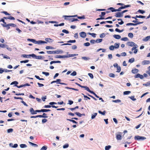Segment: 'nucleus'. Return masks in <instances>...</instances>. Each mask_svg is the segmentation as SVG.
Returning a JSON list of instances; mask_svg holds the SVG:
<instances>
[{
    "instance_id": "obj_53",
    "label": "nucleus",
    "mask_w": 150,
    "mask_h": 150,
    "mask_svg": "<svg viewBox=\"0 0 150 150\" xmlns=\"http://www.w3.org/2000/svg\"><path fill=\"white\" fill-rule=\"evenodd\" d=\"M69 146V145L68 144H66L64 145H63V147L64 149L66 148H68Z\"/></svg>"
},
{
    "instance_id": "obj_23",
    "label": "nucleus",
    "mask_w": 150,
    "mask_h": 150,
    "mask_svg": "<svg viewBox=\"0 0 150 150\" xmlns=\"http://www.w3.org/2000/svg\"><path fill=\"white\" fill-rule=\"evenodd\" d=\"M56 51V54H59L60 53H62L63 52V51L62 50H55Z\"/></svg>"
},
{
    "instance_id": "obj_59",
    "label": "nucleus",
    "mask_w": 150,
    "mask_h": 150,
    "mask_svg": "<svg viewBox=\"0 0 150 150\" xmlns=\"http://www.w3.org/2000/svg\"><path fill=\"white\" fill-rule=\"evenodd\" d=\"M121 40L122 41H127L128 40V38L127 37H125L121 38Z\"/></svg>"
},
{
    "instance_id": "obj_7",
    "label": "nucleus",
    "mask_w": 150,
    "mask_h": 150,
    "mask_svg": "<svg viewBox=\"0 0 150 150\" xmlns=\"http://www.w3.org/2000/svg\"><path fill=\"white\" fill-rule=\"evenodd\" d=\"M33 55V54H22L21 55V57H23L24 58H30V57H33L32 55Z\"/></svg>"
},
{
    "instance_id": "obj_30",
    "label": "nucleus",
    "mask_w": 150,
    "mask_h": 150,
    "mask_svg": "<svg viewBox=\"0 0 150 150\" xmlns=\"http://www.w3.org/2000/svg\"><path fill=\"white\" fill-rule=\"evenodd\" d=\"M131 5H125L124 6H122L121 8H122V9L125 8L127 7H130Z\"/></svg>"
},
{
    "instance_id": "obj_24",
    "label": "nucleus",
    "mask_w": 150,
    "mask_h": 150,
    "mask_svg": "<svg viewBox=\"0 0 150 150\" xmlns=\"http://www.w3.org/2000/svg\"><path fill=\"white\" fill-rule=\"evenodd\" d=\"M8 46L4 44H0V47L2 48H4L6 47H8Z\"/></svg>"
},
{
    "instance_id": "obj_31",
    "label": "nucleus",
    "mask_w": 150,
    "mask_h": 150,
    "mask_svg": "<svg viewBox=\"0 0 150 150\" xmlns=\"http://www.w3.org/2000/svg\"><path fill=\"white\" fill-rule=\"evenodd\" d=\"M112 102L114 103H119L121 102V100L119 99H117L115 100H112Z\"/></svg>"
},
{
    "instance_id": "obj_26",
    "label": "nucleus",
    "mask_w": 150,
    "mask_h": 150,
    "mask_svg": "<svg viewBox=\"0 0 150 150\" xmlns=\"http://www.w3.org/2000/svg\"><path fill=\"white\" fill-rule=\"evenodd\" d=\"M29 143L30 145H31L32 146H34L35 147H37L38 146V145L35 144H34L33 143L31 142H29Z\"/></svg>"
},
{
    "instance_id": "obj_39",
    "label": "nucleus",
    "mask_w": 150,
    "mask_h": 150,
    "mask_svg": "<svg viewBox=\"0 0 150 150\" xmlns=\"http://www.w3.org/2000/svg\"><path fill=\"white\" fill-rule=\"evenodd\" d=\"M111 146L110 145L106 146L105 147V150H109L111 148Z\"/></svg>"
},
{
    "instance_id": "obj_45",
    "label": "nucleus",
    "mask_w": 150,
    "mask_h": 150,
    "mask_svg": "<svg viewBox=\"0 0 150 150\" xmlns=\"http://www.w3.org/2000/svg\"><path fill=\"white\" fill-rule=\"evenodd\" d=\"M137 12L142 14H143L144 13H145V11L144 10L141 9L137 11Z\"/></svg>"
},
{
    "instance_id": "obj_56",
    "label": "nucleus",
    "mask_w": 150,
    "mask_h": 150,
    "mask_svg": "<svg viewBox=\"0 0 150 150\" xmlns=\"http://www.w3.org/2000/svg\"><path fill=\"white\" fill-rule=\"evenodd\" d=\"M42 74L45 75L46 76H47L49 75V73L47 72H42Z\"/></svg>"
},
{
    "instance_id": "obj_37",
    "label": "nucleus",
    "mask_w": 150,
    "mask_h": 150,
    "mask_svg": "<svg viewBox=\"0 0 150 150\" xmlns=\"http://www.w3.org/2000/svg\"><path fill=\"white\" fill-rule=\"evenodd\" d=\"M136 18H145V16H143L142 15H139V16H138L136 15Z\"/></svg>"
},
{
    "instance_id": "obj_3",
    "label": "nucleus",
    "mask_w": 150,
    "mask_h": 150,
    "mask_svg": "<svg viewBox=\"0 0 150 150\" xmlns=\"http://www.w3.org/2000/svg\"><path fill=\"white\" fill-rule=\"evenodd\" d=\"M33 58L37 59H42L44 57L42 56H36L35 54H33Z\"/></svg>"
},
{
    "instance_id": "obj_57",
    "label": "nucleus",
    "mask_w": 150,
    "mask_h": 150,
    "mask_svg": "<svg viewBox=\"0 0 150 150\" xmlns=\"http://www.w3.org/2000/svg\"><path fill=\"white\" fill-rule=\"evenodd\" d=\"M115 48L113 45H111L109 47V49L111 50H113Z\"/></svg>"
},
{
    "instance_id": "obj_46",
    "label": "nucleus",
    "mask_w": 150,
    "mask_h": 150,
    "mask_svg": "<svg viewBox=\"0 0 150 150\" xmlns=\"http://www.w3.org/2000/svg\"><path fill=\"white\" fill-rule=\"evenodd\" d=\"M83 88H84L87 91H88L89 92L90 90L89 89V88L87 86H83Z\"/></svg>"
},
{
    "instance_id": "obj_38",
    "label": "nucleus",
    "mask_w": 150,
    "mask_h": 150,
    "mask_svg": "<svg viewBox=\"0 0 150 150\" xmlns=\"http://www.w3.org/2000/svg\"><path fill=\"white\" fill-rule=\"evenodd\" d=\"M47 147L46 146H43L41 148L40 150H46L47 149Z\"/></svg>"
},
{
    "instance_id": "obj_32",
    "label": "nucleus",
    "mask_w": 150,
    "mask_h": 150,
    "mask_svg": "<svg viewBox=\"0 0 150 150\" xmlns=\"http://www.w3.org/2000/svg\"><path fill=\"white\" fill-rule=\"evenodd\" d=\"M130 99H131L133 101H135L136 100V99L134 98V96H129V97Z\"/></svg>"
},
{
    "instance_id": "obj_48",
    "label": "nucleus",
    "mask_w": 150,
    "mask_h": 150,
    "mask_svg": "<svg viewBox=\"0 0 150 150\" xmlns=\"http://www.w3.org/2000/svg\"><path fill=\"white\" fill-rule=\"evenodd\" d=\"M13 129L12 128H10L7 130V132L8 133H10L13 132Z\"/></svg>"
},
{
    "instance_id": "obj_5",
    "label": "nucleus",
    "mask_w": 150,
    "mask_h": 150,
    "mask_svg": "<svg viewBox=\"0 0 150 150\" xmlns=\"http://www.w3.org/2000/svg\"><path fill=\"white\" fill-rule=\"evenodd\" d=\"M47 43V42L45 41H43L41 40H40L38 41H37L35 40V42H34V43H35V44H37L38 45H40V44H41L42 43Z\"/></svg>"
},
{
    "instance_id": "obj_47",
    "label": "nucleus",
    "mask_w": 150,
    "mask_h": 150,
    "mask_svg": "<svg viewBox=\"0 0 150 150\" xmlns=\"http://www.w3.org/2000/svg\"><path fill=\"white\" fill-rule=\"evenodd\" d=\"M69 20H71L72 22H74V21H79L78 19L75 18H70V19H69Z\"/></svg>"
},
{
    "instance_id": "obj_13",
    "label": "nucleus",
    "mask_w": 150,
    "mask_h": 150,
    "mask_svg": "<svg viewBox=\"0 0 150 150\" xmlns=\"http://www.w3.org/2000/svg\"><path fill=\"white\" fill-rule=\"evenodd\" d=\"M61 81L60 79H57L56 81H53L51 83V84H52L54 83H56L57 84H59L60 82Z\"/></svg>"
},
{
    "instance_id": "obj_64",
    "label": "nucleus",
    "mask_w": 150,
    "mask_h": 150,
    "mask_svg": "<svg viewBox=\"0 0 150 150\" xmlns=\"http://www.w3.org/2000/svg\"><path fill=\"white\" fill-rule=\"evenodd\" d=\"M83 45L85 46H88L90 45V43L88 42H87L84 43Z\"/></svg>"
},
{
    "instance_id": "obj_29",
    "label": "nucleus",
    "mask_w": 150,
    "mask_h": 150,
    "mask_svg": "<svg viewBox=\"0 0 150 150\" xmlns=\"http://www.w3.org/2000/svg\"><path fill=\"white\" fill-rule=\"evenodd\" d=\"M20 147L21 148H24L26 147H27V146L26 144H20Z\"/></svg>"
},
{
    "instance_id": "obj_43",
    "label": "nucleus",
    "mask_w": 150,
    "mask_h": 150,
    "mask_svg": "<svg viewBox=\"0 0 150 150\" xmlns=\"http://www.w3.org/2000/svg\"><path fill=\"white\" fill-rule=\"evenodd\" d=\"M103 39H97L96 40V42L98 43L101 42H102Z\"/></svg>"
},
{
    "instance_id": "obj_16",
    "label": "nucleus",
    "mask_w": 150,
    "mask_h": 150,
    "mask_svg": "<svg viewBox=\"0 0 150 150\" xmlns=\"http://www.w3.org/2000/svg\"><path fill=\"white\" fill-rule=\"evenodd\" d=\"M1 25L4 27L7 28V30H8L10 28V27L9 25L8 24H1Z\"/></svg>"
},
{
    "instance_id": "obj_61",
    "label": "nucleus",
    "mask_w": 150,
    "mask_h": 150,
    "mask_svg": "<svg viewBox=\"0 0 150 150\" xmlns=\"http://www.w3.org/2000/svg\"><path fill=\"white\" fill-rule=\"evenodd\" d=\"M98 112L100 114H101L103 115H105V111H104V112H102L100 110L98 111Z\"/></svg>"
},
{
    "instance_id": "obj_14",
    "label": "nucleus",
    "mask_w": 150,
    "mask_h": 150,
    "mask_svg": "<svg viewBox=\"0 0 150 150\" xmlns=\"http://www.w3.org/2000/svg\"><path fill=\"white\" fill-rule=\"evenodd\" d=\"M30 111L32 114L34 115L37 114L35 111H34L33 108H31L30 109Z\"/></svg>"
},
{
    "instance_id": "obj_49",
    "label": "nucleus",
    "mask_w": 150,
    "mask_h": 150,
    "mask_svg": "<svg viewBox=\"0 0 150 150\" xmlns=\"http://www.w3.org/2000/svg\"><path fill=\"white\" fill-rule=\"evenodd\" d=\"M117 71H116L117 72H120L121 71V67L120 66H118V67H117Z\"/></svg>"
},
{
    "instance_id": "obj_51",
    "label": "nucleus",
    "mask_w": 150,
    "mask_h": 150,
    "mask_svg": "<svg viewBox=\"0 0 150 150\" xmlns=\"http://www.w3.org/2000/svg\"><path fill=\"white\" fill-rule=\"evenodd\" d=\"M115 31L117 32H118L119 33H121V32H122L124 31V30H120L119 29H118L117 28H116L115 29Z\"/></svg>"
},
{
    "instance_id": "obj_22",
    "label": "nucleus",
    "mask_w": 150,
    "mask_h": 150,
    "mask_svg": "<svg viewBox=\"0 0 150 150\" xmlns=\"http://www.w3.org/2000/svg\"><path fill=\"white\" fill-rule=\"evenodd\" d=\"M47 54H55L56 53V51H47Z\"/></svg>"
},
{
    "instance_id": "obj_50",
    "label": "nucleus",
    "mask_w": 150,
    "mask_h": 150,
    "mask_svg": "<svg viewBox=\"0 0 150 150\" xmlns=\"http://www.w3.org/2000/svg\"><path fill=\"white\" fill-rule=\"evenodd\" d=\"M106 35V34L104 33H103L101 34L100 36V37L101 38H104Z\"/></svg>"
},
{
    "instance_id": "obj_2",
    "label": "nucleus",
    "mask_w": 150,
    "mask_h": 150,
    "mask_svg": "<svg viewBox=\"0 0 150 150\" xmlns=\"http://www.w3.org/2000/svg\"><path fill=\"white\" fill-rule=\"evenodd\" d=\"M134 138L135 140H144L146 139V138L145 137L140 136L138 135L135 136Z\"/></svg>"
},
{
    "instance_id": "obj_20",
    "label": "nucleus",
    "mask_w": 150,
    "mask_h": 150,
    "mask_svg": "<svg viewBox=\"0 0 150 150\" xmlns=\"http://www.w3.org/2000/svg\"><path fill=\"white\" fill-rule=\"evenodd\" d=\"M113 37L117 39H120L121 38V36L118 35H113Z\"/></svg>"
},
{
    "instance_id": "obj_60",
    "label": "nucleus",
    "mask_w": 150,
    "mask_h": 150,
    "mask_svg": "<svg viewBox=\"0 0 150 150\" xmlns=\"http://www.w3.org/2000/svg\"><path fill=\"white\" fill-rule=\"evenodd\" d=\"M97 113H95L93 115H92L91 116L92 119H94L95 117L97 115Z\"/></svg>"
},
{
    "instance_id": "obj_17",
    "label": "nucleus",
    "mask_w": 150,
    "mask_h": 150,
    "mask_svg": "<svg viewBox=\"0 0 150 150\" xmlns=\"http://www.w3.org/2000/svg\"><path fill=\"white\" fill-rule=\"evenodd\" d=\"M45 42H52L53 41V40L50 38H47L45 39Z\"/></svg>"
},
{
    "instance_id": "obj_9",
    "label": "nucleus",
    "mask_w": 150,
    "mask_h": 150,
    "mask_svg": "<svg viewBox=\"0 0 150 150\" xmlns=\"http://www.w3.org/2000/svg\"><path fill=\"white\" fill-rule=\"evenodd\" d=\"M80 36L82 38H84L86 36V33L84 32H82L79 33Z\"/></svg>"
},
{
    "instance_id": "obj_1",
    "label": "nucleus",
    "mask_w": 150,
    "mask_h": 150,
    "mask_svg": "<svg viewBox=\"0 0 150 150\" xmlns=\"http://www.w3.org/2000/svg\"><path fill=\"white\" fill-rule=\"evenodd\" d=\"M38 117L40 118H47L48 117V116H46V114L45 113H43L42 115H39L36 116H32L30 117V118H36Z\"/></svg>"
},
{
    "instance_id": "obj_19",
    "label": "nucleus",
    "mask_w": 150,
    "mask_h": 150,
    "mask_svg": "<svg viewBox=\"0 0 150 150\" xmlns=\"http://www.w3.org/2000/svg\"><path fill=\"white\" fill-rule=\"evenodd\" d=\"M78 55V54H69L68 55H66L67 58L74 57Z\"/></svg>"
},
{
    "instance_id": "obj_27",
    "label": "nucleus",
    "mask_w": 150,
    "mask_h": 150,
    "mask_svg": "<svg viewBox=\"0 0 150 150\" xmlns=\"http://www.w3.org/2000/svg\"><path fill=\"white\" fill-rule=\"evenodd\" d=\"M131 93V92L129 91H126L124 92L123 95H129Z\"/></svg>"
},
{
    "instance_id": "obj_28",
    "label": "nucleus",
    "mask_w": 150,
    "mask_h": 150,
    "mask_svg": "<svg viewBox=\"0 0 150 150\" xmlns=\"http://www.w3.org/2000/svg\"><path fill=\"white\" fill-rule=\"evenodd\" d=\"M119 43H116L115 44V46L114 47L115 49H118L119 47Z\"/></svg>"
},
{
    "instance_id": "obj_15",
    "label": "nucleus",
    "mask_w": 150,
    "mask_h": 150,
    "mask_svg": "<svg viewBox=\"0 0 150 150\" xmlns=\"http://www.w3.org/2000/svg\"><path fill=\"white\" fill-rule=\"evenodd\" d=\"M79 16H78L77 15H72V16H66L64 15L63 16V17H71V18H73V17H77L78 18V17Z\"/></svg>"
},
{
    "instance_id": "obj_55",
    "label": "nucleus",
    "mask_w": 150,
    "mask_h": 150,
    "mask_svg": "<svg viewBox=\"0 0 150 150\" xmlns=\"http://www.w3.org/2000/svg\"><path fill=\"white\" fill-rule=\"evenodd\" d=\"M29 60H23V61H20V63H26L28 62H29Z\"/></svg>"
},
{
    "instance_id": "obj_25",
    "label": "nucleus",
    "mask_w": 150,
    "mask_h": 150,
    "mask_svg": "<svg viewBox=\"0 0 150 150\" xmlns=\"http://www.w3.org/2000/svg\"><path fill=\"white\" fill-rule=\"evenodd\" d=\"M45 49L46 50H49V49H51V50H53L55 48L52 47L51 46H47L46 47Z\"/></svg>"
},
{
    "instance_id": "obj_63",
    "label": "nucleus",
    "mask_w": 150,
    "mask_h": 150,
    "mask_svg": "<svg viewBox=\"0 0 150 150\" xmlns=\"http://www.w3.org/2000/svg\"><path fill=\"white\" fill-rule=\"evenodd\" d=\"M88 75L91 79H92L93 78V75L91 73H89L88 74Z\"/></svg>"
},
{
    "instance_id": "obj_8",
    "label": "nucleus",
    "mask_w": 150,
    "mask_h": 150,
    "mask_svg": "<svg viewBox=\"0 0 150 150\" xmlns=\"http://www.w3.org/2000/svg\"><path fill=\"white\" fill-rule=\"evenodd\" d=\"M55 57L56 58H67L66 55H57L55 56Z\"/></svg>"
},
{
    "instance_id": "obj_12",
    "label": "nucleus",
    "mask_w": 150,
    "mask_h": 150,
    "mask_svg": "<svg viewBox=\"0 0 150 150\" xmlns=\"http://www.w3.org/2000/svg\"><path fill=\"white\" fill-rule=\"evenodd\" d=\"M140 23H128L126 24V25H127V26H129V25L135 26L137 25L140 24Z\"/></svg>"
},
{
    "instance_id": "obj_21",
    "label": "nucleus",
    "mask_w": 150,
    "mask_h": 150,
    "mask_svg": "<svg viewBox=\"0 0 150 150\" xmlns=\"http://www.w3.org/2000/svg\"><path fill=\"white\" fill-rule=\"evenodd\" d=\"M138 71L139 70L138 69L136 68H134V69H132V72L134 74H135L136 73L138 72Z\"/></svg>"
},
{
    "instance_id": "obj_36",
    "label": "nucleus",
    "mask_w": 150,
    "mask_h": 150,
    "mask_svg": "<svg viewBox=\"0 0 150 150\" xmlns=\"http://www.w3.org/2000/svg\"><path fill=\"white\" fill-rule=\"evenodd\" d=\"M109 76L110 77L114 78L115 77V75L112 73H110L109 74Z\"/></svg>"
},
{
    "instance_id": "obj_52",
    "label": "nucleus",
    "mask_w": 150,
    "mask_h": 150,
    "mask_svg": "<svg viewBox=\"0 0 150 150\" xmlns=\"http://www.w3.org/2000/svg\"><path fill=\"white\" fill-rule=\"evenodd\" d=\"M82 59L85 60H88L90 59V58L88 57H82Z\"/></svg>"
},
{
    "instance_id": "obj_35",
    "label": "nucleus",
    "mask_w": 150,
    "mask_h": 150,
    "mask_svg": "<svg viewBox=\"0 0 150 150\" xmlns=\"http://www.w3.org/2000/svg\"><path fill=\"white\" fill-rule=\"evenodd\" d=\"M128 36L131 38H132L134 36L133 33H128Z\"/></svg>"
},
{
    "instance_id": "obj_40",
    "label": "nucleus",
    "mask_w": 150,
    "mask_h": 150,
    "mask_svg": "<svg viewBox=\"0 0 150 150\" xmlns=\"http://www.w3.org/2000/svg\"><path fill=\"white\" fill-rule=\"evenodd\" d=\"M18 83L17 81H14L11 82L10 84L11 85H12L13 84H15V85H17V84H18Z\"/></svg>"
},
{
    "instance_id": "obj_62",
    "label": "nucleus",
    "mask_w": 150,
    "mask_h": 150,
    "mask_svg": "<svg viewBox=\"0 0 150 150\" xmlns=\"http://www.w3.org/2000/svg\"><path fill=\"white\" fill-rule=\"evenodd\" d=\"M76 75V72L75 71H74L71 74V75L72 76H75Z\"/></svg>"
},
{
    "instance_id": "obj_58",
    "label": "nucleus",
    "mask_w": 150,
    "mask_h": 150,
    "mask_svg": "<svg viewBox=\"0 0 150 150\" xmlns=\"http://www.w3.org/2000/svg\"><path fill=\"white\" fill-rule=\"evenodd\" d=\"M62 31L63 33H65L66 34H68L69 33V31L65 29L63 30Z\"/></svg>"
},
{
    "instance_id": "obj_33",
    "label": "nucleus",
    "mask_w": 150,
    "mask_h": 150,
    "mask_svg": "<svg viewBox=\"0 0 150 150\" xmlns=\"http://www.w3.org/2000/svg\"><path fill=\"white\" fill-rule=\"evenodd\" d=\"M41 111H42V112H46L48 111H51L49 109H42Z\"/></svg>"
},
{
    "instance_id": "obj_6",
    "label": "nucleus",
    "mask_w": 150,
    "mask_h": 150,
    "mask_svg": "<svg viewBox=\"0 0 150 150\" xmlns=\"http://www.w3.org/2000/svg\"><path fill=\"white\" fill-rule=\"evenodd\" d=\"M127 45L130 46H135L137 45V44L132 42H127Z\"/></svg>"
},
{
    "instance_id": "obj_54",
    "label": "nucleus",
    "mask_w": 150,
    "mask_h": 150,
    "mask_svg": "<svg viewBox=\"0 0 150 150\" xmlns=\"http://www.w3.org/2000/svg\"><path fill=\"white\" fill-rule=\"evenodd\" d=\"M27 40L28 41H31V42H33V43H34L35 41V40L34 39H33L28 38V39H27Z\"/></svg>"
},
{
    "instance_id": "obj_44",
    "label": "nucleus",
    "mask_w": 150,
    "mask_h": 150,
    "mask_svg": "<svg viewBox=\"0 0 150 150\" xmlns=\"http://www.w3.org/2000/svg\"><path fill=\"white\" fill-rule=\"evenodd\" d=\"M134 58H132L131 59H130L129 60V62L132 63L134 62Z\"/></svg>"
},
{
    "instance_id": "obj_34",
    "label": "nucleus",
    "mask_w": 150,
    "mask_h": 150,
    "mask_svg": "<svg viewBox=\"0 0 150 150\" xmlns=\"http://www.w3.org/2000/svg\"><path fill=\"white\" fill-rule=\"evenodd\" d=\"M65 88H66V89H72V90L76 91H78V90H79L78 89H75V88H70V87H65Z\"/></svg>"
},
{
    "instance_id": "obj_10",
    "label": "nucleus",
    "mask_w": 150,
    "mask_h": 150,
    "mask_svg": "<svg viewBox=\"0 0 150 150\" xmlns=\"http://www.w3.org/2000/svg\"><path fill=\"white\" fill-rule=\"evenodd\" d=\"M121 13V12H117L116 13L115 16L117 17H122L123 16Z\"/></svg>"
},
{
    "instance_id": "obj_11",
    "label": "nucleus",
    "mask_w": 150,
    "mask_h": 150,
    "mask_svg": "<svg viewBox=\"0 0 150 150\" xmlns=\"http://www.w3.org/2000/svg\"><path fill=\"white\" fill-rule=\"evenodd\" d=\"M150 63V62L149 60H144L142 62V64L143 65L148 64Z\"/></svg>"
},
{
    "instance_id": "obj_41",
    "label": "nucleus",
    "mask_w": 150,
    "mask_h": 150,
    "mask_svg": "<svg viewBox=\"0 0 150 150\" xmlns=\"http://www.w3.org/2000/svg\"><path fill=\"white\" fill-rule=\"evenodd\" d=\"M108 9L110 10L112 12H116V11H115V10H116V9H114L113 7H110Z\"/></svg>"
},
{
    "instance_id": "obj_42",
    "label": "nucleus",
    "mask_w": 150,
    "mask_h": 150,
    "mask_svg": "<svg viewBox=\"0 0 150 150\" xmlns=\"http://www.w3.org/2000/svg\"><path fill=\"white\" fill-rule=\"evenodd\" d=\"M1 55H4L3 56L4 58L8 59H10V58L7 55H4V54H2Z\"/></svg>"
},
{
    "instance_id": "obj_18",
    "label": "nucleus",
    "mask_w": 150,
    "mask_h": 150,
    "mask_svg": "<svg viewBox=\"0 0 150 150\" xmlns=\"http://www.w3.org/2000/svg\"><path fill=\"white\" fill-rule=\"evenodd\" d=\"M150 39V36H147L144 38L142 40L144 42H146Z\"/></svg>"
},
{
    "instance_id": "obj_4",
    "label": "nucleus",
    "mask_w": 150,
    "mask_h": 150,
    "mask_svg": "<svg viewBox=\"0 0 150 150\" xmlns=\"http://www.w3.org/2000/svg\"><path fill=\"white\" fill-rule=\"evenodd\" d=\"M121 133L120 132H118V134H116V138L117 140H120L122 139Z\"/></svg>"
}]
</instances>
